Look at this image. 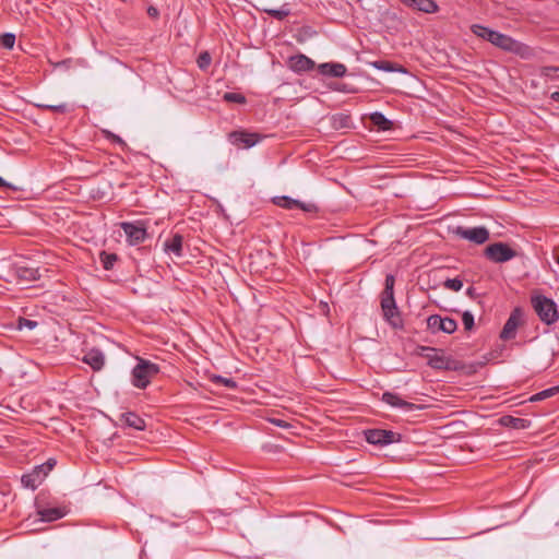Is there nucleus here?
<instances>
[{
  "label": "nucleus",
  "mask_w": 559,
  "mask_h": 559,
  "mask_svg": "<svg viewBox=\"0 0 559 559\" xmlns=\"http://www.w3.org/2000/svg\"><path fill=\"white\" fill-rule=\"evenodd\" d=\"M471 31L475 36L489 41L503 51L514 53L525 60L534 57L533 48L509 35L490 29L489 27L480 24H473L471 26Z\"/></svg>",
  "instance_id": "1"
},
{
  "label": "nucleus",
  "mask_w": 559,
  "mask_h": 559,
  "mask_svg": "<svg viewBox=\"0 0 559 559\" xmlns=\"http://www.w3.org/2000/svg\"><path fill=\"white\" fill-rule=\"evenodd\" d=\"M395 277L392 274L385 276L384 289L381 293V309L384 320L393 329L403 328V319L394 298Z\"/></svg>",
  "instance_id": "2"
},
{
  "label": "nucleus",
  "mask_w": 559,
  "mask_h": 559,
  "mask_svg": "<svg viewBox=\"0 0 559 559\" xmlns=\"http://www.w3.org/2000/svg\"><path fill=\"white\" fill-rule=\"evenodd\" d=\"M159 370L158 365L138 357V364L132 370V384L138 389H145Z\"/></svg>",
  "instance_id": "3"
},
{
  "label": "nucleus",
  "mask_w": 559,
  "mask_h": 559,
  "mask_svg": "<svg viewBox=\"0 0 559 559\" xmlns=\"http://www.w3.org/2000/svg\"><path fill=\"white\" fill-rule=\"evenodd\" d=\"M532 305L542 322L550 325L557 322L559 316L556 302L546 296H535L532 298Z\"/></svg>",
  "instance_id": "4"
},
{
  "label": "nucleus",
  "mask_w": 559,
  "mask_h": 559,
  "mask_svg": "<svg viewBox=\"0 0 559 559\" xmlns=\"http://www.w3.org/2000/svg\"><path fill=\"white\" fill-rule=\"evenodd\" d=\"M120 227L124 231L127 242L130 246L143 243L147 238V230L142 221L122 222L120 223Z\"/></svg>",
  "instance_id": "5"
},
{
  "label": "nucleus",
  "mask_w": 559,
  "mask_h": 559,
  "mask_svg": "<svg viewBox=\"0 0 559 559\" xmlns=\"http://www.w3.org/2000/svg\"><path fill=\"white\" fill-rule=\"evenodd\" d=\"M485 257L495 263H504L516 257V251L504 242H495L485 249Z\"/></svg>",
  "instance_id": "6"
},
{
  "label": "nucleus",
  "mask_w": 559,
  "mask_h": 559,
  "mask_svg": "<svg viewBox=\"0 0 559 559\" xmlns=\"http://www.w3.org/2000/svg\"><path fill=\"white\" fill-rule=\"evenodd\" d=\"M364 433L367 442L374 445L383 447L401 441V435L392 430L368 429Z\"/></svg>",
  "instance_id": "7"
},
{
  "label": "nucleus",
  "mask_w": 559,
  "mask_h": 559,
  "mask_svg": "<svg viewBox=\"0 0 559 559\" xmlns=\"http://www.w3.org/2000/svg\"><path fill=\"white\" fill-rule=\"evenodd\" d=\"M427 328L433 334L438 332L453 334L457 330V322L449 317L431 314L427 318Z\"/></svg>",
  "instance_id": "8"
},
{
  "label": "nucleus",
  "mask_w": 559,
  "mask_h": 559,
  "mask_svg": "<svg viewBox=\"0 0 559 559\" xmlns=\"http://www.w3.org/2000/svg\"><path fill=\"white\" fill-rule=\"evenodd\" d=\"M455 234L462 239H466L476 245H483L489 239V230L484 226L472 228L457 227Z\"/></svg>",
  "instance_id": "9"
},
{
  "label": "nucleus",
  "mask_w": 559,
  "mask_h": 559,
  "mask_svg": "<svg viewBox=\"0 0 559 559\" xmlns=\"http://www.w3.org/2000/svg\"><path fill=\"white\" fill-rule=\"evenodd\" d=\"M523 312L521 308L516 307L514 308L508 320L506 321L501 332H500V338L503 341H509L515 337L518 328L520 326L522 322Z\"/></svg>",
  "instance_id": "10"
},
{
  "label": "nucleus",
  "mask_w": 559,
  "mask_h": 559,
  "mask_svg": "<svg viewBox=\"0 0 559 559\" xmlns=\"http://www.w3.org/2000/svg\"><path fill=\"white\" fill-rule=\"evenodd\" d=\"M262 136L247 131H233L228 134L229 142L237 147L250 148L258 144Z\"/></svg>",
  "instance_id": "11"
},
{
  "label": "nucleus",
  "mask_w": 559,
  "mask_h": 559,
  "mask_svg": "<svg viewBox=\"0 0 559 559\" xmlns=\"http://www.w3.org/2000/svg\"><path fill=\"white\" fill-rule=\"evenodd\" d=\"M381 401L392 407L402 408L406 412H414V411L424 408L423 405H417V404L404 401L400 395H397L393 392H389V391H386L382 394Z\"/></svg>",
  "instance_id": "12"
},
{
  "label": "nucleus",
  "mask_w": 559,
  "mask_h": 559,
  "mask_svg": "<svg viewBox=\"0 0 559 559\" xmlns=\"http://www.w3.org/2000/svg\"><path fill=\"white\" fill-rule=\"evenodd\" d=\"M47 475L43 466L36 465L29 473L21 477V483L25 488L35 490L43 484Z\"/></svg>",
  "instance_id": "13"
},
{
  "label": "nucleus",
  "mask_w": 559,
  "mask_h": 559,
  "mask_svg": "<svg viewBox=\"0 0 559 559\" xmlns=\"http://www.w3.org/2000/svg\"><path fill=\"white\" fill-rule=\"evenodd\" d=\"M274 203L286 210L300 209L305 212H314L317 211V206L313 203H304L301 201L292 199L289 197H276L274 199Z\"/></svg>",
  "instance_id": "14"
},
{
  "label": "nucleus",
  "mask_w": 559,
  "mask_h": 559,
  "mask_svg": "<svg viewBox=\"0 0 559 559\" xmlns=\"http://www.w3.org/2000/svg\"><path fill=\"white\" fill-rule=\"evenodd\" d=\"M314 66H316L314 61L302 53L292 56L288 59L289 69L296 73L311 71L314 68Z\"/></svg>",
  "instance_id": "15"
},
{
  "label": "nucleus",
  "mask_w": 559,
  "mask_h": 559,
  "mask_svg": "<svg viewBox=\"0 0 559 559\" xmlns=\"http://www.w3.org/2000/svg\"><path fill=\"white\" fill-rule=\"evenodd\" d=\"M421 352L428 359V365L433 369H447L448 361L443 355L438 354V349L433 347L423 346Z\"/></svg>",
  "instance_id": "16"
},
{
  "label": "nucleus",
  "mask_w": 559,
  "mask_h": 559,
  "mask_svg": "<svg viewBox=\"0 0 559 559\" xmlns=\"http://www.w3.org/2000/svg\"><path fill=\"white\" fill-rule=\"evenodd\" d=\"M83 362L87 364L94 371H99L105 365V355L100 349L92 348L84 357Z\"/></svg>",
  "instance_id": "17"
},
{
  "label": "nucleus",
  "mask_w": 559,
  "mask_h": 559,
  "mask_svg": "<svg viewBox=\"0 0 559 559\" xmlns=\"http://www.w3.org/2000/svg\"><path fill=\"white\" fill-rule=\"evenodd\" d=\"M16 277L25 283L34 282L39 278L38 269L29 266L27 264H16L14 267Z\"/></svg>",
  "instance_id": "18"
},
{
  "label": "nucleus",
  "mask_w": 559,
  "mask_h": 559,
  "mask_svg": "<svg viewBox=\"0 0 559 559\" xmlns=\"http://www.w3.org/2000/svg\"><path fill=\"white\" fill-rule=\"evenodd\" d=\"M319 72L322 75L331 78H342L346 74V67L343 63L326 62L319 66Z\"/></svg>",
  "instance_id": "19"
},
{
  "label": "nucleus",
  "mask_w": 559,
  "mask_h": 559,
  "mask_svg": "<svg viewBox=\"0 0 559 559\" xmlns=\"http://www.w3.org/2000/svg\"><path fill=\"white\" fill-rule=\"evenodd\" d=\"M183 237L180 234L173 235L164 242V250L167 253H173L175 257H182Z\"/></svg>",
  "instance_id": "20"
},
{
  "label": "nucleus",
  "mask_w": 559,
  "mask_h": 559,
  "mask_svg": "<svg viewBox=\"0 0 559 559\" xmlns=\"http://www.w3.org/2000/svg\"><path fill=\"white\" fill-rule=\"evenodd\" d=\"M121 420L126 426L134 428L135 430H144L146 426L144 419L132 412L123 413Z\"/></svg>",
  "instance_id": "21"
},
{
  "label": "nucleus",
  "mask_w": 559,
  "mask_h": 559,
  "mask_svg": "<svg viewBox=\"0 0 559 559\" xmlns=\"http://www.w3.org/2000/svg\"><path fill=\"white\" fill-rule=\"evenodd\" d=\"M66 513L63 508H47L38 511L40 520L44 522H53L63 518Z\"/></svg>",
  "instance_id": "22"
},
{
  "label": "nucleus",
  "mask_w": 559,
  "mask_h": 559,
  "mask_svg": "<svg viewBox=\"0 0 559 559\" xmlns=\"http://www.w3.org/2000/svg\"><path fill=\"white\" fill-rule=\"evenodd\" d=\"M408 7L424 13H436L439 10L435 0H412Z\"/></svg>",
  "instance_id": "23"
},
{
  "label": "nucleus",
  "mask_w": 559,
  "mask_h": 559,
  "mask_svg": "<svg viewBox=\"0 0 559 559\" xmlns=\"http://www.w3.org/2000/svg\"><path fill=\"white\" fill-rule=\"evenodd\" d=\"M500 424L510 427L513 429H525L528 427L530 423L527 419L518 418L513 416H503L500 418Z\"/></svg>",
  "instance_id": "24"
},
{
  "label": "nucleus",
  "mask_w": 559,
  "mask_h": 559,
  "mask_svg": "<svg viewBox=\"0 0 559 559\" xmlns=\"http://www.w3.org/2000/svg\"><path fill=\"white\" fill-rule=\"evenodd\" d=\"M371 122L378 127L379 130H390L393 122L389 120L382 112L374 111L370 115Z\"/></svg>",
  "instance_id": "25"
},
{
  "label": "nucleus",
  "mask_w": 559,
  "mask_h": 559,
  "mask_svg": "<svg viewBox=\"0 0 559 559\" xmlns=\"http://www.w3.org/2000/svg\"><path fill=\"white\" fill-rule=\"evenodd\" d=\"M263 11L273 19H276L278 21H283L290 14V9L288 8V4H284L280 9H263Z\"/></svg>",
  "instance_id": "26"
},
{
  "label": "nucleus",
  "mask_w": 559,
  "mask_h": 559,
  "mask_svg": "<svg viewBox=\"0 0 559 559\" xmlns=\"http://www.w3.org/2000/svg\"><path fill=\"white\" fill-rule=\"evenodd\" d=\"M558 392H559V386H552V388L543 390V391L532 395L530 397V401L531 402H539V401H543V400H546L548 397L556 395Z\"/></svg>",
  "instance_id": "27"
},
{
  "label": "nucleus",
  "mask_w": 559,
  "mask_h": 559,
  "mask_svg": "<svg viewBox=\"0 0 559 559\" xmlns=\"http://www.w3.org/2000/svg\"><path fill=\"white\" fill-rule=\"evenodd\" d=\"M100 262L103 264V267L105 270H111L115 265V263L118 260V257L116 253H108L106 251H103L99 255Z\"/></svg>",
  "instance_id": "28"
},
{
  "label": "nucleus",
  "mask_w": 559,
  "mask_h": 559,
  "mask_svg": "<svg viewBox=\"0 0 559 559\" xmlns=\"http://www.w3.org/2000/svg\"><path fill=\"white\" fill-rule=\"evenodd\" d=\"M38 107L58 112V114H66L69 111V106L66 103L57 104V105H50V104H39Z\"/></svg>",
  "instance_id": "29"
},
{
  "label": "nucleus",
  "mask_w": 559,
  "mask_h": 559,
  "mask_svg": "<svg viewBox=\"0 0 559 559\" xmlns=\"http://www.w3.org/2000/svg\"><path fill=\"white\" fill-rule=\"evenodd\" d=\"M15 44V35L13 33H4L0 36V46L5 49H12Z\"/></svg>",
  "instance_id": "30"
},
{
  "label": "nucleus",
  "mask_w": 559,
  "mask_h": 559,
  "mask_svg": "<svg viewBox=\"0 0 559 559\" xmlns=\"http://www.w3.org/2000/svg\"><path fill=\"white\" fill-rule=\"evenodd\" d=\"M212 57L209 51H202L197 59L198 67L201 70H206L210 67Z\"/></svg>",
  "instance_id": "31"
},
{
  "label": "nucleus",
  "mask_w": 559,
  "mask_h": 559,
  "mask_svg": "<svg viewBox=\"0 0 559 559\" xmlns=\"http://www.w3.org/2000/svg\"><path fill=\"white\" fill-rule=\"evenodd\" d=\"M223 99L227 103L245 104L246 97L240 93L227 92L223 95Z\"/></svg>",
  "instance_id": "32"
},
{
  "label": "nucleus",
  "mask_w": 559,
  "mask_h": 559,
  "mask_svg": "<svg viewBox=\"0 0 559 559\" xmlns=\"http://www.w3.org/2000/svg\"><path fill=\"white\" fill-rule=\"evenodd\" d=\"M443 286L447 289H450V290H453V292H459L463 287V281L460 280L459 277L448 278V280H445L443 282Z\"/></svg>",
  "instance_id": "33"
},
{
  "label": "nucleus",
  "mask_w": 559,
  "mask_h": 559,
  "mask_svg": "<svg viewBox=\"0 0 559 559\" xmlns=\"http://www.w3.org/2000/svg\"><path fill=\"white\" fill-rule=\"evenodd\" d=\"M559 72V67H543L540 68L539 74L542 78H545L546 80H555L556 73Z\"/></svg>",
  "instance_id": "34"
},
{
  "label": "nucleus",
  "mask_w": 559,
  "mask_h": 559,
  "mask_svg": "<svg viewBox=\"0 0 559 559\" xmlns=\"http://www.w3.org/2000/svg\"><path fill=\"white\" fill-rule=\"evenodd\" d=\"M462 322L466 331H472L475 326L474 316L471 311L466 310L462 313Z\"/></svg>",
  "instance_id": "35"
},
{
  "label": "nucleus",
  "mask_w": 559,
  "mask_h": 559,
  "mask_svg": "<svg viewBox=\"0 0 559 559\" xmlns=\"http://www.w3.org/2000/svg\"><path fill=\"white\" fill-rule=\"evenodd\" d=\"M213 381L215 383L223 384L224 386H226L228 389H235L237 386L236 381L233 380L231 378H225V377H222V376H215L213 378Z\"/></svg>",
  "instance_id": "36"
},
{
  "label": "nucleus",
  "mask_w": 559,
  "mask_h": 559,
  "mask_svg": "<svg viewBox=\"0 0 559 559\" xmlns=\"http://www.w3.org/2000/svg\"><path fill=\"white\" fill-rule=\"evenodd\" d=\"M105 138L112 143L119 144L121 146H126V142L117 134L110 132V131H104Z\"/></svg>",
  "instance_id": "37"
},
{
  "label": "nucleus",
  "mask_w": 559,
  "mask_h": 559,
  "mask_svg": "<svg viewBox=\"0 0 559 559\" xmlns=\"http://www.w3.org/2000/svg\"><path fill=\"white\" fill-rule=\"evenodd\" d=\"M37 325V322L33 321V320H28V319H25V318H20L19 319V329H23V328H27V329H34L35 326Z\"/></svg>",
  "instance_id": "38"
},
{
  "label": "nucleus",
  "mask_w": 559,
  "mask_h": 559,
  "mask_svg": "<svg viewBox=\"0 0 559 559\" xmlns=\"http://www.w3.org/2000/svg\"><path fill=\"white\" fill-rule=\"evenodd\" d=\"M56 460L55 459H49L47 462L40 464V466H43L44 471L49 474L52 468L55 467L56 465Z\"/></svg>",
  "instance_id": "39"
},
{
  "label": "nucleus",
  "mask_w": 559,
  "mask_h": 559,
  "mask_svg": "<svg viewBox=\"0 0 559 559\" xmlns=\"http://www.w3.org/2000/svg\"><path fill=\"white\" fill-rule=\"evenodd\" d=\"M374 67H376L377 69H381V70H385V71H392V70H393V68H392L391 63H390V62H388V61H379V62H376V63H374Z\"/></svg>",
  "instance_id": "40"
},
{
  "label": "nucleus",
  "mask_w": 559,
  "mask_h": 559,
  "mask_svg": "<svg viewBox=\"0 0 559 559\" xmlns=\"http://www.w3.org/2000/svg\"><path fill=\"white\" fill-rule=\"evenodd\" d=\"M465 294H466L469 298H472V299H475V298L478 296V294H477V292H476V288H475V287H473V286L468 287V288L466 289Z\"/></svg>",
  "instance_id": "41"
},
{
  "label": "nucleus",
  "mask_w": 559,
  "mask_h": 559,
  "mask_svg": "<svg viewBox=\"0 0 559 559\" xmlns=\"http://www.w3.org/2000/svg\"><path fill=\"white\" fill-rule=\"evenodd\" d=\"M147 14H148V16L155 19V17H157L159 15V12H158V10L155 7H148Z\"/></svg>",
  "instance_id": "42"
},
{
  "label": "nucleus",
  "mask_w": 559,
  "mask_h": 559,
  "mask_svg": "<svg viewBox=\"0 0 559 559\" xmlns=\"http://www.w3.org/2000/svg\"><path fill=\"white\" fill-rule=\"evenodd\" d=\"M0 188H9V189H13V190L16 189L11 183L7 182L1 176H0Z\"/></svg>",
  "instance_id": "43"
},
{
  "label": "nucleus",
  "mask_w": 559,
  "mask_h": 559,
  "mask_svg": "<svg viewBox=\"0 0 559 559\" xmlns=\"http://www.w3.org/2000/svg\"><path fill=\"white\" fill-rule=\"evenodd\" d=\"M271 423L278 427H288V424L282 419H271Z\"/></svg>",
  "instance_id": "44"
},
{
  "label": "nucleus",
  "mask_w": 559,
  "mask_h": 559,
  "mask_svg": "<svg viewBox=\"0 0 559 559\" xmlns=\"http://www.w3.org/2000/svg\"><path fill=\"white\" fill-rule=\"evenodd\" d=\"M551 99L555 100V102H559V92H554L551 94Z\"/></svg>",
  "instance_id": "45"
},
{
  "label": "nucleus",
  "mask_w": 559,
  "mask_h": 559,
  "mask_svg": "<svg viewBox=\"0 0 559 559\" xmlns=\"http://www.w3.org/2000/svg\"><path fill=\"white\" fill-rule=\"evenodd\" d=\"M403 4L405 5H409V3L412 2V0H400Z\"/></svg>",
  "instance_id": "46"
},
{
  "label": "nucleus",
  "mask_w": 559,
  "mask_h": 559,
  "mask_svg": "<svg viewBox=\"0 0 559 559\" xmlns=\"http://www.w3.org/2000/svg\"><path fill=\"white\" fill-rule=\"evenodd\" d=\"M555 260H556V262L559 264V251H558V252H556V254H555Z\"/></svg>",
  "instance_id": "47"
}]
</instances>
